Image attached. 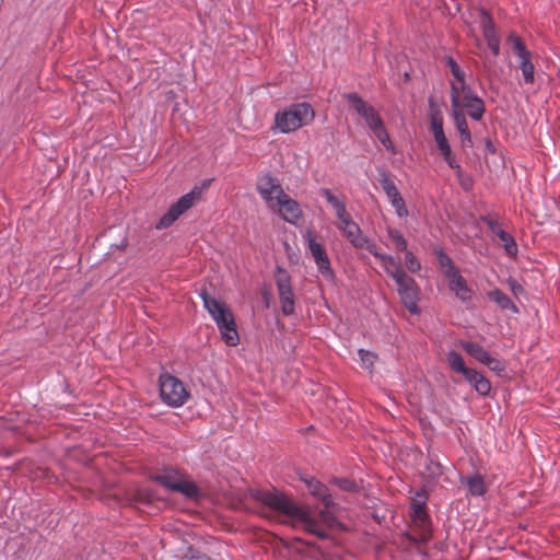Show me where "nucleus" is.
<instances>
[{
    "mask_svg": "<svg viewBox=\"0 0 560 560\" xmlns=\"http://www.w3.org/2000/svg\"><path fill=\"white\" fill-rule=\"evenodd\" d=\"M405 264L409 272L416 273L421 270V264L410 250L405 252Z\"/></svg>",
    "mask_w": 560,
    "mask_h": 560,
    "instance_id": "f704fd0d",
    "label": "nucleus"
},
{
    "mask_svg": "<svg viewBox=\"0 0 560 560\" xmlns=\"http://www.w3.org/2000/svg\"><path fill=\"white\" fill-rule=\"evenodd\" d=\"M462 186L465 190H469L471 187V184L469 182H462Z\"/></svg>",
    "mask_w": 560,
    "mask_h": 560,
    "instance_id": "49530a36",
    "label": "nucleus"
},
{
    "mask_svg": "<svg viewBox=\"0 0 560 560\" xmlns=\"http://www.w3.org/2000/svg\"><path fill=\"white\" fill-rule=\"evenodd\" d=\"M446 279L448 281V289L458 300L463 303H467L471 300L472 291L468 287L465 278L460 275L459 270L446 277Z\"/></svg>",
    "mask_w": 560,
    "mask_h": 560,
    "instance_id": "6ab92c4d",
    "label": "nucleus"
},
{
    "mask_svg": "<svg viewBox=\"0 0 560 560\" xmlns=\"http://www.w3.org/2000/svg\"><path fill=\"white\" fill-rule=\"evenodd\" d=\"M485 365L489 368L491 371L501 374L505 371V364L498 360L497 358L489 354L488 359L485 362Z\"/></svg>",
    "mask_w": 560,
    "mask_h": 560,
    "instance_id": "4c0bfd02",
    "label": "nucleus"
},
{
    "mask_svg": "<svg viewBox=\"0 0 560 560\" xmlns=\"http://www.w3.org/2000/svg\"><path fill=\"white\" fill-rule=\"evenodd\" d=\"M363 245L359 247L360 249L365 248L371 255H373L375 258L381 259L384 253H381L378 250V246L372 242L368 236L362 241Z\"/></svg>",
    "mask_w": 560,
    "mask_h": 560,
    "instance_id": "58836bf2",
    "label": "nucleus"
},
{
    "mask_svg": "<svg viewBox=\"0 0 560 560\" xmlns=\"http://www.w3.org/2000/svg\"><path fill=\"white\" fill-rule=\"evenodd\" d=\"M198 295L202 300L203 307L217 324L221 337L226 346H237L240 342V336L236 329V324L233 314L225 302L210 296L206 290H201Z\"/></svg>",
    "mask_w": 560,
    "mask_h": 560,
    "instance_id": "f03ea898",
    "label": "nucleus"
},
{
    "mask_svg": "<svg viewBox=\"0 0 560 560\" xmlns=\"http://www.w3.org/2000/svg\"><path fill=\"white\" fill-rule=\"evenodd\" d=\"M322 195L325 197L326 201L331 206L334 210L345 202V198L334 195L331 190L328 188H323Z\"/></svg>",
    "mask_w": 560,
    "mask_h": 560,
    "instance_id": "c9c22d12",
    "label": "nucleus"
},
{
    "mask_svg": "<svg viewBox=\"0 0 560 560\" xmlns=\"http://www.w3.org/2000/svg\"><path fill=\"white\" fill-rule=\"evenodd\" d=\"M446 362L453 372L460 375L470 369L466 366L463 355L453 349L446 352Z\"/></svg>",
    "mask_w": 560,
    "mask_h": 560,
    "instance_id": "a878e982",
    "label": "nucleus"
},
{
    "mask_svg": "<svg viewBox=\"0 0 560 560\" xmlns=\"http://www.w3.org/2000/svg\"><path fill=\"white\" fill-rule=\"evenodd\" d=\"M506 42L511 44L512 51L517 58L518 68L522 71L523 81L525 84H534L535 82V66L533 63V54L526 47L523 39L514 32H510Z\"/></svg>",
    "mask_w": 560,
    "mask_h": 560,
    "instance_id": "6e6552de",
    "label": "nucleus"
},
{
    "mask_svg": "<svg viewBox=\"0 0 560 560\" xmlns=\"http://www.w3.org/2000/svg\"><path fill=\"white\" fill-rule=\"evenodd\" d=\"M160 396L164 404L178 408L184 406L190 397L184 383L170 373H161L159 377Z\"/></svg>",
    "mask_w": 560,
    "mask_h": 560,
    "instance_id": "423d86ee",
    "label": "nucleus"
},
{
    "mask_svg": "<svg viewBox=\"0 0 560 560\" xmlns=\"http://www.w3.org/2000/svg\"><path fill=\"white\" fill-rule=\"evenodd\" d=\"M304 238L307 242V249L311 253L318 272L328 281L334 280L335 272L331 268L329 257L322 244H319L313 236L310 230L306 231Z\"/></svg>",
    "mask_w": 560,
    "mask_h": 560,
    "instance_id": "9b49d317",
    "label": "nucleus"
},
{
    "mask_svg": "<svg viewBox=\"0 0 560 560\" xmlns=\"http://www.w3.org/2000/svg\"><path fill=\"white\" fill-rule=\"evenodd\" d=\"M334 485H336L339 489L345 491H354L357 490V483L348 478H336L334 479Z\"/></svg>",
    "mask_w": 560,
    "mask_h": 560,
    "instance_id": "ea45409f",
    "label": "nucleus"
},
{
    "mask_svg": "<svg viewBox=\"0 0 560 560\" xmlns=\"http://www.w3.org/2000/svg\"><path fill=\"white\" fill-rule=\"evenodd\" d=\"M264 299H265L266 305L268 306V305H269L268 295H267V294H265V295H264Z\"/></svg>",
    "mask_w": 560,
    "mask_h": 560,
    "instance_id": "de8ad7c7",
    "label": "nucleus"
},
{
    "mask_svg": "<svg viewBox=\"0 0 560 560\" xmlns=\"http://www.w3.org/2000/svg\"><path fill=\"white\" fill-rule=\"evenodd\" d=\"M460 482L467 487L469 494L472 497H482L488 491L485 478L480 474L460 478Z\"/></svg>",
    "mask_w": 560,
    "mask_h": 560,
    "instance_id": "412c9836",
    "label": "nucleus"
},
{
    "mask_svg": "<svg viewBox=\"0 0 560 560\" xmlns=\"http://www.w3.org/2000/svg\"><path fill=\"white\" fill-rule=\"evenodd\" d=\"M508 284L511 289V291L514 293V294H518V293H522L523 292V287L518 283L517 280L513 279V278H509L508 280Z\"/></svg>",
    "mask_w": 560,
    "mask_h": 560,
    "instance_id": "37998d69",
    "label": "nucleus"
},
{
    "mask_svg": "<svg viewBox=\"0 0 560 560\" xmlns=\"http://www.w3.org/2000/svg\"><path fill=\"white\" fill-rule=\"evenodd\" d=\"M371 131L387 151L392 152L393 154L395 153V148L392 143L389 133L387 132L384 122L373 128Z\"/></svg>",
    "mask_w": 560,
    "mask_h": 560,
    "instance_id": "c756f323",
    "label": "nucleus"
},
{
    "mask_svg": "<svg viewBox=\"0 0 560 560\" xmlns=\"http://www.w3.org/2000/svg\"><path fill=\"white\" fill-rule=\"evenodd\" d=\"M446 66L450 68V71L454 79L458 83H464L466 80V73L465 71L459 67V65L456 62V60L452 56H446L444 58Z\"/></svg>",
    "mask_w": 560,
    "mask_h": 560,
    "instance_id": "473e14b6",
    "label": "nucleus"
},
{
    "mask_svg": "<svg viewBox=\"0 0 560 560\" xmlns=\"http://www.w3.org/2000/svg\"><path fill=\"white\" fill-rule=\"evenodd\" d=\"M429 127L433 136L444 132L443 115L440 109H433L429 115Z\"/></svg>",
    "mask_w": 560,
    "mask_h": 560,
    "instance_id": "7c9ffc66",
    "label": "nucleus"
},
{
    "mask_svg": "<svg viewBox=\"0 0 560 560\" xmlns=\"http://www.w3.org/2000/svg\"><path fill=\"white\" fill-rule=\"evenodd\" d=\"M459 346L466 353H468L469 355H471L474 359H476L478 362H480L482 364H485L486 360L488 359V357L490 354L478 342L463 340L459 342Z\"/></svg>",
    "mask_w": 560,
    "mask_h": 560,
    "instance_id": "b1692460",
    "label": "nucleus"
},
{
    "mask_svg": "<svg viewBox=\"0 0 560 560\" xmlns=\"http://www.w3.org/2000/svg\"><path fill=\"white\" fill-rule=\"evenodd\" d=\"M463 106L467 109V114L471 119L476 121H480L482 119L486 107L480 97L470 98L468 102L463 103Z\"/></svg>",
    "mask_w": 560,
    "mask_h": 560,
    "instance_id": "bb28decb",
    "label": "nucleus"
},
{
    "mask_svg": "<svg viewBox=\"0 0 560 560\" xmlns=\"http://www.w3.org/2000/svg\"><path fill=\"white\" fill-rule=\"evenodd\" d=\"M273 210L277 211L281 219L291 224H298V222L303 218V212L298 201L292 199L285 192L282 196H279Z\"/></svg>",
    "mask_w": 560,
    "mask_h": 560,
    "instance_id": "dca6fc26",
    "label": "nucleus"
},
{
    "mask_svg": "<svg viewBox=\"0 0 560 560\" xmlns=\"http://www.w3.org/2000/svg\"><path fill=\"white\" fill-rule=\"evenodd\" d=\"M256 190L261 200L270 209H275V203L279 196L284 194L279 178L271 174V172L261 173L256 180Z\"/></svg>",
    "mask_w": 560,
    "mask_h": 560,
    "instance_id": "9d476101",
    "label": "nucleus"
},
{
    "mask_svg": "<svg viewBox=\"0 0 560 560\" xmlns=\"http://www.w3.org/2000/svg\"><path fill=\"white\" fill-rule=\"evenodd\" d=\"M301 480L305 483L310 493L324 504L323 509L312 511L311 509L300 506L283 492L276 489H257L253 492V498L270 510L303 526L306 532L319 539H327L328 534L325 527L334 528L339 525L337 517L330 510L334 502L329 490L323 482L312 476H303Z\"/></svg>",
    "mask_w": 560,
    "mask_h": 560,
    "instance_id": "f257e3e1",
    "label": "nucleus"
},
{
    "mask_svg": "<svg viewBox=\"0 0 560 560\" xmlns=\"http://www.w3.org/2000/svg\"><path fill=\"white\" fill-rule=\"evenodd\" d=\"M434 255L445 278L459 270L443 248H434Z\"/></svg>",
    "mask_w": 560,
    "mask_h": 560,
    "instance_id": "393cba45",
    "label": "nucleus"
},
{
    "mask_svg": "<svg viewBox=\"0 0 560 560\" xmlns=\"http://www.w3.org/2000/svg\"><path fill=\"white\" fill-rule=\"evenodd\" d=\"M451 104L453 107L452 118L454 120L455 128L459 133L460 141L464 147L470 148L472 145V138L465 114L459 109L458 89L455 86V83L451 84Z\"/></svg>",
    "mask_w": 560,
    "mask_h": 560,
    "instance_id": "4468645a",
    "label": "nucleus"
},
{
    "mask_svg": "<svg viewBox=\"0 0 560 560\" xmlns=\"http://www.w3.org/2000/svg\"><path fill=\"white\" fill-rule=\"evenodd\" d=\"M212 179H206L201 186H195L189 192L183 195L176 202L171 205L168 210L161 217L155 224L156 230L170 228L180 215L188 211L201 197L202 190Z\"/></svg>",
    "mask_w": 560,
    "mask_h": 560,
    "instance_id": "39448f33",
    "label": "nucleus"
},
{
    "mask_svg": "<svg viewBox=\"0 0 560 560\" xmlns=\"http://www.w3.org/2000/svg\"><path fill=\"white\" fill-rule=\"evenodd\" d=\"M377 180L386 194L392 207L395 209L397 217L406 218L408 215V209L405 200L388 174L385 171L380 172Z\"/></svg>",
    "mask_w": 560,
    "mask_h": 560,
    "instance_id": "2eb2a0df",
    "label": "nucleus"
},
{
    "mask_svg": "<svg viewBox=\"0 0 560 560\" xmlns=\"http://www.w3.org/2000/svg\"><path fill=\"white\" fill-rule=\"evenodd\" d=\"M480 221H482L488 226V229L500 238L506 255L510 257H515L517 255L518 248L515 238L505 232L491 214L481 215Z\"/></svg>",
    "mask_w": 560,
    "mask_h": 560,
    "instance_id": "f3484780",
    "label": "nucleus"
},
{
    "mask_svg": "<svg viewBox=\"0 0 560 560\" xmlns=\"http://www.w3.org/2000/svg\"><path fill=\"white\" fill-rule=\"evenodd\" d=\"M487 45L494 57L500 55V38L487 42Z\"/></svg>",
    "mask_w": 560,
    "mask_h": 560,
    "instance_id": "a19ab883",
    "label": "nucleus"
},
{
    "mask_svg": "<svg viewBox=\"0 0 560 560\" xmlns=\"http://www.w3.org/2000/svg\"><path fill=\"white\" fill-rule=\"evenodd\" d=\"M463 377L482 397H486L491 392V382L480 372L475 369H469Z\"/></svg>",
    "mask_w": 560,
    "mask_h": 560,
    "instance_id": "aec40b11",
    "label": "nucleus"
},
{
    "mask_svg": "<svg viewBox=\"0 0 560 560\" xmlns=\"http://www.w3.org/2000/svg\"><path fill=\"white\" fill-rule=\"evenodd\" d=\"M387 235L395 244V247L397 250H399V252L407 250L408 242H407L406 237L404 236V234L401 233V231H399L398 229L388 228Z\"/></svg>",
    "mask_w": 560,
    "mask_h": 560,
    "instance_id": "2f4dec72",
    "label": "nucleus"
},
{
    "mask_svg": "<svg viewBox=\"0 0 560 560\" xmlns=\"http://www.w3.org/2000/svg\"><path fill=\"white\" fill-rule=\"evenodd\" d=\"M427 495L422 491H417L410 504V517L416 527L420 528L423 535L431 533V517L427 511Z\"/></svg>",
    "mask_w": 560,
    "mask_h": 560,
    "instance_id": "f8f14e48",
    "label": "nucleus"
},
{
    "mask_svg": "<svg viewBox=\"0 0 560 560\" xmlns=\"http://www.w3.org/2000/svg\"><path fill=\"white\" fill-rule=\"evenodd\" d=\"M455 86L458 89V94L462 93V102H468L470 98H478L479 96L476 94V92L466 84V80L464 83H459V86L455 84Z\"/></svg>",
    "mask_w": 560,
    "mask_h": 560,
    "instance_id": "e433bc0d",
    "label": "nucleus"
},
{
    "mask_svg": "<svg viewBox=\"0 0 560 560\" xmlns=\"http://www.w3.org/2000/svg\"><path fill=\"white\" fill-rule=\"evenodd\" d=\"M393 280L397 287V293L401 303L412 315L420 313V288L416 280L410 277L405 270H398L393 275Z\"/></svg>",
    "mask_w": 560,
    "mask_h": 560,
    "instance_id": "0eeeda50",
    "label": "nucleus"
},
{
    "mask_svg": "<svg viewBox=\"0 0 560 560\" xmlns=\"http://www.w3.org/2000/svg\"><path fill=\"white\" fill-rule=\"evenodd\" d=\"M345 97L355 113L365 121L370 130L384 122L375 108L365 102L358 93H347Z\"/></svg>",
    "mask_w": 560,
    "mask_h": 560,
    "instance_id": "ddd939ff",
    "label": "nucleus"
},
{
    "mask_svg": "<svg viewBox=\"0 0 560 560\" xmlns=\"http://www.w3.org/2000/svg\"><path fill=\"white\" fill-rule=\"evenodd\" d=\"M434 141L436 143V148L442 155L443 160L446 162L448 167L455 171L457 177H460L463 174V168L457 162L456 158L453 154L451 144L444 132L433 136Z\"/></svg>",
    "mask_w": 560,
    "mask_h": 560,
    "instance_id": "a211bd4d",
    "label": "nucleus"
},
{
    "mask_svg": "<svg viewBox=\"0 0 560 560\" xmlns=\"http://www.w3.org/2000/svg\"><path fill=\"white\" fill-rule=\"evenodd\" d=\"M479 25L482 31V35L486 39V42L499 38L494 21L491 16V14L486 11L485 9L480 10V20Z\"/></svg>",
    "mask_w": 560,
    "mask_h": 560,
    "instance_id": "5701e85b",
    "label": "nucleus"
},
{
    "mask_svg": "<svg viewBox=\"0 0 560 560\" xmlns=\"http://www.w3.org/2000/svg\"><path fill=\"white\" fill-rule=\"evenodd\" d=\"M342 233L355 248L363 245L362 241L366 236L362 233L360 226L355 222L350 224L349 228L345 229Z\"/></svg>",
    "mask_w": 560,
    "mask_h": 560,
    "instance_id": "cd10ccee",
    "label": "nucleus"
},
{
    "mask_svg": "<svg viewBox=\"0 0 560 560\" xmlns=\"http://www.w3.org/2000/svg\"><path fill=\"white\" fill-rule=\"evenodd\" d=\"M275 276L281 312L284 316H291L295 312V298L291 284V277L281 266L276 267Z\"/></svg>",
    "mask_w": 560,
    "mask_h": 560,
    "instance_id": "1a4fd4ad",
    "label": "nucleus"
},
{
    "mask_svg": "<svg viewBox=\"0 0 560 560\" xmlns=\"http://www.w3.org/2000/svg\"><path fill=\"white\" fill-rule=\"evenodd\" d=\"M315 118V110L307 102L291 103L275 114L272 130L280 133H290L303 126H308Z\"/></svg>",
    "mask_w": 560,
    "mask_h": 560,
    "instance_id": "7ed1b4c3",
    "label": "nucleus"
},
{
    "mask_svg": "<svg viewBox=\"0 0 560 560\" xmlns=\"http://www.w3.org/2000/svg\"><path fill=\"white\" fill-rule=\"evenodd\" d=\"M380 260H381L382 267L384 268V271L392 279H393V275H395L396 271H398L399 269L405 270L404 267L401 266V264L393 255L383 254V256L381 257Z\"/></svg>",
    "mask_w": 560,
    "mask_h": 560,
    "instance_id": "c85d7f7f",
    "label": "nucleus"
},
{
    "mask_svg": "<svg viewBox=\"0 0 560 560\" xmlns=\"http://www.w3.org/2000/svg\"><path fill=\"white\" fill-rule=\"evenodd\" d=\"M335 213H336V217L339 219V218H343L345 215L349 214L347 212V209H346V201L340 205V207H338L337 209L334 210Z\"/></svg>",
    "mask_w": 560,
    "mask_h": 560,
    "instance_id": "c03bdc74",
    "label": "nucleus"
},
{
    "mask_svg": "<svg viewBox=\"0 0 560 560\" xmlns=\"http://www.w3.org/2000/svg\"><path fill=\"white\" fill-rule=\"evenodd\" d=\"M490 301L495 303L503 311H511L513 314H518L520 310L515 303L500 289H493L487 293Z\"/></svg>",
    "mask_w": 560,
    "mask_h": 560,
    "instance_id": "4be33fe9",
    "label": "nucleus"
},
{
    "mask_svg": "<svg viewBox=\"0 0 560 560\" xmlns=\"http://www.w3.org/2000/svg\"><path fill=\"white\" fill-rule=\"evenodd\" d=\"M151 479L167 490L180 493L188 500H199L202 497L200 488L175 467H162L151 476Z\"/></svg>",
    "mask_w": 560,
    "mask_h": 560,
    "instance_id": "20e7f679",
    "label": "nucleus"
},
{
    "mask_svg": "<svg viewBox=\"0 0 560 560\" xmlns=\"http://www.w3.org/2000/svg\"><path fill=\"white\" fill-rule=\"evenodd\" d=\"M127 238L124 237L119 245H115L117 248L124 249L127 246Z\"/></svg>",
    "mask_w": 560,
    "mask_h": 560,
    "instance_id": "a18cd8bd",
    "label": "nucleus"
},
{
    "mask_svg": "<svg viewBox=\"0 0 560 560\" xmlns=\"http://www.w3.org/2000/svg\"><path fill=\"white\" fill-rule=\"evenodd\" d=\"M338 229L342 232L345 229L349 228L350 224L354 223L350 214L345 215L343 218H339Z\"/></svg>",
    "mask_w": 560,
    "mask_h": 560,
    "instance_id": "79ce46f5",
    "label": "nucleus"
},
{
    "mask_svg": "<svg viewBox=\"0 0 560 560\" xmlns=\"http://www.w3.org/2000/svg\"><path fill=\"white\" fill-rule=\"evenodd\" d=\"M358 355L361 362V366L365 370L372 371L374 363L376 361V354L365 349H359Z\"/></svg>",
    "mask_w": 560,
    "mask_h": 560,
    "instance_id": "72a5a7b5",
    "label": "nucleus"
}]
</instances>
